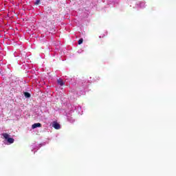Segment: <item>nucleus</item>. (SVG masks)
I'll return each mask as SVG.
<instances>
[{"label":"nucleus","mask_w":176,"mask_h":176,"mask_svg":"<svg viewBox=\"0 0 176 176\" xmlns=\"http://www.w3.org/2000/svg\"><path fill=\"white\" fill-rule=\"evenodd\" d=\"M41 3V0H36V2L34 3V5H39Z\"/></svg>","instance_id":"nucleus-7"},{"label":"nucleus","mask_w":176,"mask_h":176,"mask_svg":"<svg viewBox=\"0 0 176 176\" xmlns=\"http://www.w3.org/2000/svg\"><path fill=\"white\" fill-rule=\"evenodd\" d=\"M3 137L5 140H7L8 144H13V142H14V139L9 138V134L8 133H3Z\"/></svg>","instance_id":"nucleus-1"},{"label":"nucleus","mask_w":176,"mask_h":176,"mask_svg":"<svg viewBox=\"0 0 176 176\" xmlns=\"http://www.w3.org/2000/svg\"><path fill=\"white\" fill-rule=\"evenodd\" d=\"M24 96L26 98H30L31 97V94L28 92H25Z\"/></svg>","instance_id":"nucleus-5"},{"label":"nucleus","mask_w":176,"mask_h":176,"mask_svg":"<svg viewBox=\"0 0 176 176\" xmlns=\"http://www.w3.org/2000/svg\"><path fill=\"white\" fill-rule=\"evenodd\" d=\"M57 82L58 85H60V86H64L65 85V82H64V81L61 78L58 79Z\"/></svg>","instance_id":"nucleus-3"},{"label":"nucleus","mask_w":176,"mask_h":176,"mask_svg":"<svg viewBox=\"0 0 176 176\" xmlns=\"http://www.w3.org/2000/svg\"><path fill=\"white\" fill-rule=\"evenodd\" d=\"M104 36H105V35H103V36H102V38H104Z\"/></svg>","instance_id":"nucleus-8"},{"label":"nucleus","mask_w":176,"mask_h":176,"mask_svg":"<svg viewBox=\"0 0 176 176\" xmlns=\"http://www.w3.org/2000/svg\"><path fill=\"white\" fill-rule=\"evenodd\" d=\"M52 127H54V129H55L56 130H60V129H61V126L60 125V124H58V122L56 121L53 122Z\"/></svg>","instance_id":"nucleus-2"},{"label":"nucleus","mask_w":176,"mask_h":176,"mask_svg":"<svg viewBox=\"0 0 176 176\" xmlns=\"http://www.w3.org/2000/svg\"><path fill=\"white\" fill-rule=\"evenodd\" d=\"M82 43H83V38H80L78 41V45H82Z\"/></svg>","instance_id":"nucleus-6"},{"label":"nucleus","mask_w":176,"mask_h":176,"mask_svg":"<svg viewBox=\"0 0 176 176\" xmlns=\"http://www.w3.org/2000/svg\"><path fill=\"white\" fill-rule=\"evenodd\" d=\"M42 124L41 123H35L32 124V129H36V127H41Z\"/></svg>","instance_id":"nucleus-4"}]
</instances>
